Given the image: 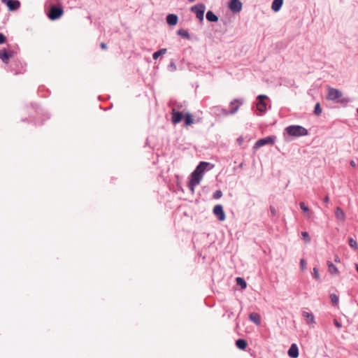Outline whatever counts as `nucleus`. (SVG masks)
Wrapping results in <instances>:
<instances>
[{
  "label": "nucleus",
  "mask_w": 358,
  "mask_h": 358,
  "mask_svg": "<svg viewBox=\"0 0 358 358\" xmlns=\"http://www.w3.org/2000/svg\"><path fill=\"white\" fill-rule=\"evenodd\" d=\"M286 131L289 136H301L308 134V130L299 125L289 126L286 128Z\"/></svg>",
  "instance_id": "1"
},
{
  "label": "nucleus",
  "mask_w": 358,
  "mask_h": 358,
  "mask_svg": "<svg viewBox=\"0 0 358 358\" xmlns=\"http://www.w3.org/2000/svg\"><path fill=\"white\" fill-rule=\"evenodd\" d=\"M328 94L327 96V99L328 100L336 101V102H343L344 99L340 100V99L342 97V92L336 88H333L331 87H327ZM345 101H348L347 100H345Z\"/></svg>",
  "instance_id": "2"
},
{
  "label": "nucleus",
  "mask_w": 358,
  "mask_h": 358,
  "mask_svg": "<svg viewBox=\"0 0 358 358\" xmlns=\"http://www.w3.org/2000/svg\"><path fill=\"white\" fill-rule=\"evenodd\" d=\"M202 178L203 176L199 174L198 172L195 171L192 172L191 174V179L189 182V187L192 192H194V187L200 183Z\"/></svg>",
  "instance_id": "3"
},
{
  "label": "nucleus",
  "mask_w": 358,
  "mask_h": 358,
  "mask_svg": "<svg viewBox=\"0 0 358 358\" xmlns=\"http://www.w3.org/2000/svg\"><path fill=\"white\" fill-rule=\"evenodd\" d=\"M205 10L206 6L202 3L196 4L191 8L192 12L195 13L196 17L201 22L203 20Z\"/></svg>",
  "instance_id": "4"
},
{
  "label": "nucleus",
  "mask_w": 358,
  "mask_h": 358,
  "mask_svg": "<svg viewBox=\"0 0 358 358\" xmlns=\"http://www.w3.org/2000/svg\"><path fill=\"white\" fill-rule=\"evenodd\" d=\"M275 142V136H267L264 138H261L258 140L255 145L254 149L257 150L259 148L265 145H273Z\"/></svg>",
  "instance_id": "5"
},
{
  "label": "nucleus",
  "mask_w": 358,
  "mask_h": 358,
  "mask_svg": "<svg viewBox=\"0 0 358 358\" xmlns=\"http://www.w3.org/2000/svg\"><path fill=\"white\" fill-rule=\"evenodd\" d=\"M63 13L62 8L57 6H52L49 11L48 17L50 19L55 20L59 18L62 15Z\"/></svg>",
  "instance_id": "6"
},
{
  "label": "nucleus",
  "mask_w": 358,
  "mask_h": 358,
  "mask_svg": "<svg viewBox=\"0 0 358 358\" xmlns=\"http://www.w3.org/2000/svg\"><path fill=\"white\" fill-rule=\"evenodd\" d=\"M266 99L267 96L266 95H259L257 96L258 102L257 103V108L261 113L266 110V103L264 101Z\"/></svg>",
  "instance_id": "7"
},
{
  "label": "nucleus",
  "mask_w": 358,
  "mask_h": 358,
  "mask_svg": "<svg viewBox=\"0 0 358 358\" xmlns=\"http://www.w3.org/2000/svg\"><path fill=\"white\" fill-rule=\"evenodd\" d=\"M213 213L217 217L220 221H224L226 218L225 213L221 205H216L213 208Z\"/></svg>",
  "instance_id": "8"
},
{
  "label": "nucleus",
  "mask_w": 358,
  "mask_h": 358,
  "mask_svg": "<svg viewBox=\"0 0 358 358\" xmlns=\"http://www.w3.org/2000/svg\"><path fill=\"white\" fill-rule=\"evenodd\" d=\"M229 7L233 12H239L242 8V3L239 0H231Z\"/></svg>",
  "instance_id": "9"
},
{
  "label": "nucleus",
  "mask_w": 358,
  "mask_h": 358,
  "mask_svg": "<svg viewBox=\"0 0 358 358\" xmlns=\"http://www.w3.org/2000/svg\"><path fill=\"white\" fill-rule=\"evenodd\" d=\"M183 117L184 115L182 114V113L176 111L174 109L172 110V122L174 124L179 123L182 120Z\"/></svg>",
  "instance_id": "10"
},
{
  "label": "nucleus",
  "mask_w": 358,
  "mask_h": 358,
  "mask_svg": "<svg viewBox=\"0 0 358 358\" xmlns=\"http://www.w3.org/2000/svg\"><path fill=\"white\" fill-rule=\"evenodd\" d=\"M241 104V101H240L238 99H234V101H232L230 103L229 113H231V114L236 113L238 111Z\"/></svg>",
  "instance_id": "11"
},
{
  "label": "nucleus",
  "mask_w": 358,
  "mask_h": 358,
  "mask_svg": "<svg viewBox=\"0 0 358 358\" xmlns=\"http://www.w3.org/2000/svg\"><path fill=\"white\" fill-rule=\"evenodd\" d=\"M302 315L305 318L306 322L308 324L315 323V317L313 313L307 311H303Z\"/></svg>",
  "instance_id": "12"
},
{
  "label": "nucleus",
  "mask_w": 358,
  "mask_h": 358,
  "mask_svg": "<svg viewBox=\"0 0 358 358\" xmlns=\"http://www.w3.org/2000/svg\"><path fill=\"white\" fill-rule=\"evenodd\" d=\"M12 57L11 52H7L6 50H0V59L4 62L8 63L9 59Z\"/></svg>",
  "instance_id": "13"
},
{
  "label": "nucleus",
  "mask_w": 358,
  "mask_h": 358,
  "mask_svg": "<svg viewBox=\"0 0 358 358\" xmlns=\"http://www.w3.org/2000/svg\"><path fill=\"white\" fill-rule=\"evenodd\" d=\"M288 355L290 357L297 358L299 357V350L296 344H292L288 350Z\"/></svg>",
  "instance_id": "14"
},
{
  "label": "nucleus",
  "mask_w": 358,
  "mask_h": 358,
  "mask_svg": "<svg viewBox=\"0 0 358 358\" xmlns=\"http://www.w3.org/2000/svg\"><path fill=\"white\" fill-rule=\"evenodd\" d=\"M6 3L8 6L9 10H14L17 9L20 5L19 1H12V0H8V1H6Z\"/></svg>",
  "instance_id": "15"
},
{
  "label": "nucleus",
  "mask_w": 358,
  "mask_h": 358,
  "mask_svg": "<svg viewBox=\"0 0 358 358\" xmlns=\"http://www.w3.org/2000/svg\"><path fill=\"white\" fill-rule=\"evenodd\" d=\"M178 20V16L175 14H169L166 17V22L169 25H176Z\"/></svg>",
  "instance_id": "16"
},
{
  "label": "nucleus",
  "mask_w": 358,
  "mask_h": 358,
  "mask_svg": "<svg viewBox=\"0 0 358 358\" xmlns=\"http://www.w3.org/2000/svg\"><path fill=\"white\" fill-rule=\"evenodd\" d=\"M335 215L338 220H339L342 222H343L345 220V214L344 211L340 207H336V211H335Z\"/></svg>",
  "instance_id": "17"
},
{
  "label": "nucleus",
  "mask_w": 358,
  "mask_h": 358,
  "mask_svg": "<svg viewBox=\"0 0 358 358\" xmlns=\"http://www.w3.org/2000/svg\"><path fill=\"white\" fill-rule=\"evenodd\" d=\"M328 270L331 275H338L339 271L337 267L330 261L327 262Z\"/></svg>",
  "instance_id": "18"
},
{
  "label": "nucleus",
  "mask_w": 358,
  "mask_h": 358,
  "mask_svg": "<svg viewBox=\"0 0 358 358\" xmlns=\"http://www.w3.org/2000/svg\"><path fill=\"white\" fill-rule=\"evenodd\" d=\"M209 165L208 162H201L200 164L197 166L195 171L198 172L199 174H201L203 176V173L206 169L207 166Z\"/></svg>",
  "instance_id": "19"
},
{
  "label": "nucleus",
  "mask_w": 358,
  "mask_h": 358,
  "mask_svg": "<svg viewBox=\"0 0 358 358\" xmlns=\"http://www.w3.org/2000/svg\"><path fill=\"white\" fill-rule=\"evenodd\" d=\"M250 320L253 322L254 323H255L257 325H259L260 323H261V320H260V316L258 313H252L250 314Z\"/></svg>",
  "instance_id": "20"
},
{
  "label": "nucleus",
  "mask_w": 358,
  "mask_h": 358,
  "mask_svg": "<svg viewBox=\"0 0 358 358\" xmlns=\"http://www.w3.org/2000/svg\"><path fill=\"white\" fill-rule=\"evenodd\" d=\"M282 3H283V0H273L272 5H271V8L274 11H278L280 9V8L282 7Z\"/></svg>",
  "instance_id": "21"
},
{
  "label": "nucleus",
  "mask_w": 358,
  "mask_h": 358,
  "mask_svg": "<svg viewBox=\"0 0 358 358\" xmlns=\"http://www.w3.org/2000/svg\"><path fill=\"white\" fill-rule=\"evenodd\" d=\"M236 345L241 350H245L248 345V343L245 340L240 338L236 341Z\"/></svg>",
  "instance_id": "22"
},
{
  "label": "nucleus",
  "mask_w": 358,
  "mask_h": 358,
  "mask_svg": "<svg viewBox=\"0 0 358 358\" xmlns=\"http://www.w3.org/2000/svg\"><path fill=\"white\" fill-rule=\"evenodd\" d=\"M184 117H185V126L187 127L194 123V120H193L192 115L190 113H185L184 115Z\"/></svg>",
  "instance_id": "23"
},
{
  "label": "nucleus",
  "mask_w": 358,
  "mask_h": 358,
  "mask_svg": "<svg viewBox=\"0 0 358 358\" xmlns=\"http://www.w3.org/2000/svg\"><path fill=\"white\" fill-rule=\"evenodd\" d=\"M206 19L209 22H217L218 20V17L216 15H215L212 11L208 10L206 13Z\"/></svg>",
  "instance_id": "24"
},
{
  "label": "nucleus",
  "mask_w": 358,
  "mask_h": 358,
  "mask_svg": "<svg viewBox=\"0 0 358 358\" xmlns=\"http://www.w3.org/2000/svg\"><path fill=\"white\" fill-rule=\"evenodd\" d=\"M236 281L237 285L241 286V289H244L247 287V283L243 278L238 277L236 278Z\"/></svg>",
  "instance_id": "25"
},
{
  "label": "nucleus",
  "mask_w": 358,
  "mask_h": 358,
  "mask_svg": "<svg viewBox=\"0 0 358 358\" xmlns=\"http://www.w3.org/2000/svg\"><path fill=\"white\" fill-rule=\"evenodd\" d=\"M178 34L182 38L189 39L190 36L188 31L185 29H180L178 31Z\"/></svg>",
  "instance_id": "26"
},
{
  "label": "nucleus",
  "mask_w": 358,
  "mask_h": 358,
  "mask_svg": "<svg viewBox=\"0 0 358 358\" xmlns=\"http://www.w3.org/2000/svg\"><path fill=\"white\" fill-rule=\"evenodd\" d=\"M167 50L166 48H162L155 52L153 53L152 57L154 59H157L160 55H162L166 53Z\"/></svg>",
  "instance_id": "27"
},
{
  "label": "nucleus",
  "mask_w": 358,
  "mask_h": 358,
  "mask_svg": "<svg viewBox=\"0 0 358 358\" xmlns=\"http://www.w3.org/2000/svg\"><path fill=\"white\" fill-rule=\"evenodd\" d=\"M349 245L350 246L353 248L354 250H357L358 249V244L355 240H354L352 238H350L348 239Z\"/></svg>",
  "instance_id": "28"
},
{
  "label": "nucleus",
  "mask_w": 358,
  "mask_h": 358,
  "mask_svg": "<svg viewBox=\"0 0 358 358\" xmlns=\"http://www.w3.org/2000/svg\"><path fill=\"white\" fill-rule=\"evenodd\" d=\"M300 208L303 211V212H306L307 213V216L308 217H310V210L308 208V207L305 204L304 202H301L300 203Z\"/></svg>",
  "instance_id": "29"
},
{
  "label": "nucleus",
  "mask_w": 358,
  "mask_h": 358,
  "mask_svg": "<svg viewBox=\"0 0 358 358\" xmlns=\"http://www.w3.org/2000/svg\"><path fill=\"white\" fill-rule=\"evenodd\" d=\"M313 278L316 280H317V281L320 280V277L319 271H318V269L316 267L313 268Z\"/></svg>",
  "instance_id": "30"
},
{
  "label": "nucleus",
  "mask_w": 358,
  "mask_h": 358,
  "mask_svg": "<svg viewBox=\"0 0 358 358\" xmlns=\"http://www.w3.org/2000/svg\"><path fill=\"white\" fill-rule=\"evenodd\" d=\"M314 113L316 115H320L322 113V108L320 107V104L317 103L315 106Z\"/></svg>",
  "instance_id": "31"
},
{
  "label": "nucleus",
  "mask_w": 358,
  "mask_h": 358,
  "mask_svg": "<svg viewBox=\"0 0 358 358\" xmlns=\"http://www.w3.org/2000/svg\"><path fill=\"white\" fill-rule=\"evenodd\" d=\"M330 299H331V301L332 302V303L334 305H337L338 302V297L336 294H331L330 295Z\"/></svg>",
  "instance_id": "32"
},
{
  "label": "nucleus",
  "mask_w": 358,
  "mask_h": 358,
  "mask_svg": "<svg viewBox=\"0 0 358 358\" xmlns=\"http://www.w3.org/2000/svg\"><path fill=\"white\" fill-rule=\"evenodd\" d=\"M301 236L303 238V240L306 242V243H309L310 241V236L308 234V232L306 231H303L301 233Z\"/></svg>",
  "instance_id": "33"
},
{
  "label": "nucleus",
  "mask_w": 358,
  "mask_h": 358,
  "mask_svg": "<svg viewBox=\"0 0 358 358\" xmlns=\"http://www.w3.org/2000/svg\"><path fill=\"white\" fill-rule=\"evenodd\" d=\"M222 196V192L220 190H217L213 194V198L215 199H218L221 198Z\"/></svg>",
  "instance_id": "34"
},
{
  "label": "nucleus",
  "mask_w": 358,
  "mask_h": 358,
  "mask_svg": "<svg viewBox=\"0 0 358 358\" xmlns=\"http://www.w3.org/2000/svg\"><path fill=\"white\" fill-rule=\"evenodd\" d=\"M300 266L302 271H304L306 268V262L303 259H301Z\"/></svg>",
  "instance_id": "35"
},
{
  "label": "nucleus",
  "mask_w": 358,
  "mask_h": 358,
  "mask_svg": "<svg viewBox=\"0 0 358 358\" xmlns=\"http://www.w3.org/2000/svg\"><path fill=\"white\" fill-rule=\"evenodd\" d=\"M5 42H6L5 36L3 34L0 33V45L4 43Z\"/></svg>",
  "instance_id": "36"
},
{
  "label": "nucleus",
  "mask_w": 358,
  "mask_h": 358,
  "mask_svg": "<svg viewBox=\"0 0 358 358\" xmlns=\"http://www.w3.org/2000/svg\"><path fill=\"white\" fill-rule=\"evenodd\" d=\"M334 323L335 326L338 329H341V328L342 325H341V324L337 320H334Z\"/></svg>",
  "instance_id": "37"
},
{
  "label": "nucleus",
  "mask_w": 358,
  "mask_h": 358,
  "mask_svg": "<svg viewBox=\"0 0 358 358\" xmlns=\"http://www.w3.org/2000/svg\"><path fill=\"white\" fill-rule=\"evenodd\" d=\"M271 213L273 216H275L276 215V210L273 206L270 207Z\"/></svg>",
  "instance_id": "38"
},
{
  "label": "nucleus",
  "mask_w": 358,
  "mask_h": 358,
  "mask_svg": "<svg viewBox=\"0 0 358 358\" xmlns=\"http://www.w3.org/2000/svg\"><path fill=\"white\" fill-rule=\"evenodd\" d=\"M100 45H101V48L102 49H103V50H106V49L107 48V45H106V43H101Z\"/></svg>",
  "instance_id": "39"
},
{
  "label": "nucleus",
  "mask_w": 358,
  "mask_h": 358,
  "mask_svg": "<svg viewBox=\"0 0 358 358\" xmlns=\"http://www.w3.org/2000/svg\"><path fill=\"white\" fill-rule=\"evenodd\" d=\"M324 201L325 203H329V196H326L324 197Z\"/></svg>",
  "instance_id": "40"
},
{
  "label": "nucleus",
  "mask_w": 358,
  "mask_h": 358,
  "mask_svg": "<svg viewBox=\"0 0 358 358\" xmlns=\"http://www.w3.org/2000/svg\"><path fill=\"white\" fill-rule=\"evenodd\" d=\"M350 166H351L352 167H355V166H356V163H355V161H353V160H352V161L350 162Z\"/></svg>",
  "instance_id": "41"
},
{
  "label": "nucleus",
  "mask_w": 358,
  "mask_h": 358,
  "mask_svg": "<svg viewBox=\"0 0 358 358\" xmlns=\"http://www.w3.org/2000/svg\"><path fill=\"white\" fill-rule=\"evenodd\" d=\"M334 261L337 263H340V258L338 257V256L336 255L335 257Z\"/></svg>",
  "instance_id": "42"
},
{
  "label": "nucleus",
  "mask_w": 358,
  "mask_h": 358,
  "mask_svg": "<svg viewBox=\"0 0 358 358\" xmlns=\"http://www.w3.org/2000/svg\"><path fill=\"white\" fill-rule=\"evenodd\" d=\"M355 268H356L357 271L358 272V264H355Z\"/></svg>",
  "instance_id": "43"
},
{
  "label": "nucleus",
  "mask_w": 358,
  "mask_h": 358,
  "mask_svg": "<svg viewBox=\"0 0 358 358\" xmlns=\"http://www.w3.org/2000/svg\"><path fill=\"white\" fill-rule=\"evenodd\" d=\"M3 3H6L8 0H1Z\"/></svg>",
  "instance_id": "44"
},
{
  "label": "nucleus",
  "mask_w": 358,
  "mask_h": 358,
  "mask_svg": "<svg viewBox=\"0 0 358 358\" xmlns=\"http://www.w3.org/2000/svg\"><path fill=\"white\" fill-rule=\"evenodd\" d=\"M189 2H194L195 0H188Z\"/></svg>",
  "instance_id": "45"
}]
</instances>
